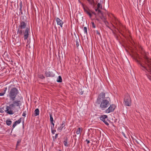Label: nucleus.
<instances>
[{
  "instance_id": "de8ad7c7",
  "label": "nucleus",
  "mask_w": 151,
  "mask_h": 151,
  "mask_svg": "<svg viewBox=\"0 0 151 151\" xmlns=\"http://www.w3.org/2000/svg\"><path fill=\"white\" fill-rule=\"evenodd\" d=\"M80 93L81 94H82L83 93V92L82 91H81V92H80Z\"/></svg>"
},
{
  "instance_id": "49530a36",
  "label": "nucleus",
  "mask_w": 151,
  "mask_h": 151,
  "mask_svg": "<svg viewBox=\"0 0 151 151\" xmlns=\"http://www.w3.org/2000/svg\"><path fill=\"white\" fill-rule=\"evenodd\" d=\"M99 8H97V9H95V11H96V12H97V11H98V10H99Z\"/></svg>"
},
{
  "instance_id": "c9c22d12",
  "label": "nucleus",
  "mask_w": 151,
  "mask_h": 151,
  "mask_svg": "<svg viewBox=\"0 0 151 151\" xmlns=\"http://www.w3.org/2000/svg\"><path fill=\"white\" fill-rule=\"evenodd\" d=\"M97 12H98V14H99V13H100L101 14H102V13L101 12V11L100 9L98 10V11H97Z\"/></svg>"
},
{
  "instance_id": "f704fd0d",
  "label": "nucleus",
  "mask_w": 151,
  "mask_h": 151,
  "mask_svg": "<svg viewBox=\"0 0 151 151\" xmlns=\"http://www.w3.org/2000/svg\"><path fill=\"white\" fill-rule=\"evenodd\" d=\"M22 1H21L20 3V7L21 8H22Z\"/></svg>"
},
{
  "instance_id": "8fccbe9b",
  "label": "nucleus",
  "mask_w": 151,
  "mask_h": 151,
  "mask_svg": "<svg viewBox=\"0 0 151 151\" xmlns=\"http://www.w3.org/2000/svg\"><path fill=\"white\" fill-rule=\"evenodd\" d=\"M93 14H95V13H94V12H93Z\"/></svg>"
},
{
  "instance_id": "423d86ee",
  "label": "nucleus",
  "mask_w": 151,
  "mask_h": 151,
  "mask_svg": "<svg viewBox=\"0 0 151 151\" xmlns=\"http://www.w3.org/2000/svg\"><path fill=\"white\" fill-rule=\"evenodd\" d=\"M14 104H11L9 105V106H6V110H5V111L8 114H13L14 112L12 111V110L14 108Z\"/></svg>"
},
{
  "instance_id": "393cba45",
  "label": "nucleus",
  "mask_w": 151,
  "mask_h": 151,
  "mask_svg": "<svg viewBox=\"0 0 151 151\" xmlns=\"http://www.w3.org/2000/svg\"><path fill=\"white\" fill-rule=\"evenodd\" d=\"M21 120V118H20L19 119H18L17 121H16L15 122L17 124H19L20 123Z\"/></svg>"
},
{
  "instance_id": "f03ea898",
  "label": "nucleus",
  "mask_w": 151,
  "mask_h": 151,
  "mask_svg": "<svg viewBox=\"0 0 151 151\" xmlns=\"http://www.w3.org/2000/svg\"><path fill=\"white\" fill-rule=\"evenodd\" d=\"M109 101H110V99L108 97L107 98V99L101 101L100 107L102 110H104L109 106L110 104Z\"/></svg>"
},
{
  "instance_id": "9d476101",
  "label": "nucleus",
  "mask_w": 151,
  "mask_h": 151,
  "mask_svg": "<svg viewBox=\"0 0 151 151\" xmlns=\"http://www.w3.org/2000/svg\"><path fill=\"white\" fill-rule=\"evenodd\" d=\"M29 29L27 27L24 32H23L24 34V40H27L29 35Z\"/></svg>"
},
{
  "instance_id": "dca6fc26",
  "label": "nucleus",
  "mask_w": 151,
  "mask_h": 151,
  "mask_svg": "<svg viewBox=\"0 0 151 151\" xmlns=\"http://www.w3.org/2000/svg\"><path fill=\"white\" fill-rule=\"evenodd\" d=\"M39 110L38 109H35L34 111V114L35 116H37L39 115Z\"/></svg>"
},
{
  "instance_id": "e433bc0d",
  "label": "nucleus",
  "mask_w": 151,
  "mask_h": 151,
  "mask_svg": "<svg viewBox=\"0 0 151 151\" xmlns=\"http://www.w3.org/2000/svg\"><path fill=\"white\" fill-rule=\"evenodd\" d=\"M21 142V140H18L17 142V146L18 145V144H19V143L20 142Z\"/></svg>"
},
{
  "instance_id": "6ab92c4d",
  "label": "nucleus",
  "mask_w": 151,
  "mask_h": 151,
  "mask_svg": "<svg viewBox=\"0 0 151 151\" xmlns=\"http://www.w3.org/2000/svg\"><path fill=\"white\" fill-rule=\"evenodd\" d=\"M6 90H7L6 87L4 88V89L3 92L0 93V96H3L4 95V94L5 93Z\"/></svg>"
},
{
  "instance_id": "1a4fd4ad",
  "label": "nucleus",
  "mask_w": 151,
  "mask_h": 151,
  "mask_svg": "<svg viewBox=\"0 0 151 151\" xmlns=\"http://www.w3.org/2000/svg\"><path fill=\"white\" fill-rule=\"evenodd\" d=\"M116 108V106L114 104L111 105L105 111L107 113H109L113 111Z\"/></svg>"
},
{
  "instance_id": "f3484780",
  "label": "nucleus",
  "mask_w": 151,
  "mask_h": 151,
  "mask_svg": "<svg viewBox=\"0 0 151 151\" xmlns=\"http://www.w3.org/2000/svg\"><path fill=\"white\" fill-rule=\"evenodd\" d=\"M68 139L66 138L63 141V144L66 147H68L69 144L67 143Z\"/></svg>"
},
{
  "instance_id": "20e7f679",
  "label": "nucleus",
  "mask_w": 151,
  "mask_h": 151,
  "mask_svg": "<svg viewBox=\"0 0 151 151\" xmlns=\"http://www.w3.org/2000/svg\"><path fill=\"white\" fill-rule=\"evenodd\" d=\"M125 105L127 106H129L131 105V100L129 95L128 94L125 95L124 99Z\"/></svg>"
},
{
  "instance_id": "37998d69",
  "label": "nucleus",
  "mask_w": 151,
  "mask_h": 151,
  "mask_svg": "<svg viewBox=\"0 0 151 151\" xmlns=\"http://www.w3.org/2000/svg\"><path fill=\"white\" fill-rule=\"evenodd\" d=\"M4 112V111L3 110L1 109L0 110V113H3Z\"/></svg>"
},
{
  "instance_id": "4be33fe9",
  "label": "nucleus",
  "mask_w": 151,
  "mask_h": 151,
  "mask_svg": "<svg viewBox=\"0 0 151 151\" xmlns=\"http://www.w3.org/2000/svg\"><path fill=\"white\" fill-rule=\"evenodd\" d=\"M38 77L42 79H44L45 78V77L42 74H38Z\"/></svg>"
},
{
  "instance_id": "473e14b6",
  "label": "nucleus",
  "mask_w": 151,
  "mask_h": 151,
  "mask_svg": "<svg viewBox=\"0 0 151 151\" xmlns=\"http://www.w3.org/2000/svg\"><path fill=\"white\" fill-rule=\"evenodd\" d=\"M101 6V4L99 3H98L97 5V8H99Z\"/></svg>"
},
{
  "instance_id": "a878e982",
  "label": "nucleus",
  "mask_w": 151,
  "mask_h": 151,
  "mask_svg": "<svg viewBox=\"0 0 151 151\" xmlns=\"http://www.w3.org/2000/svg\"><path fill=\"white\" fill-rule=\"evenodd\" d=\"M50 123L52 125H51V129H53L54 126V124L53 122V121H52V122H50Z\"/></svg>"
},
{
  "instance_id": "c756f323",
  "label": "nucleus",
  "mask_w": 151,
  "mask_h": 151,
  "mask_svg": "<svg viewBox=\"0 0 151 151\" xmlns=\"http://www.w3.org/2000/svg\"><path fill=\"white\" fill-rule=\"evenodd\" d=\"M17 125V123L15 122H14V124H13V125H12V127H13V128H14Z\"/></svg>"
},
{
  "instance_id": "412c9836",
  "label": "nucleus",
  "mask_w": 151,
  "mask_h": 151,
  "mask_svg": "<svg viewBox=\"0 0 151 151\" xmlns=\"http://www.w3.org/2000/svg\"><path fill=\"white\" fill-rule=\"evenodd\" d=\"M6 122V124L8 126L10 125L12 123V121L9 120H7Z\"/></svg>"
},
{
  "instance_id": "bb28decb",
  "label": "nucleus",
  "mask_w": 151,
  "mask_h": 151,
  "mask_svg": "<svg viewBox=\"0 0 151 151\" xmlns=\"http://www.w3.org/2000/svg\"><path fill=\"white\" fill-rule=\"evenodd\" d=\"M50 122H52V121H53V118L52 117V115L51 114H50Z\"/></svg>"
},
{
  "instance_id": "cd10ccee",
  "label": "nucleus",
  "mask_w": 151,
  "mask_h": 151,
  "mask_svg": "<svg viewBox=\"0 0 151 151\" xmlns=\"http://www.w3.org/2000/svg\"><path fill=\"white\" fill-rule=\"evenodd\" d=\"M111 30H112V33H113V34L114 35V36L116 37V38L117 37V36L116 35V33L114 32L112 30V29H111V28L110 29Z\"/></svg>"
},
{
  "instance_id": "a18cd8bd",
  "label": "nucleus",
  "mask_w": 151,
  "mask_h": 151,
  "mask_svg": "<svg viewBox=\"0 0 151 151\" xmlns=\"http://www.w3.org/2000/svg\"><path fill=\"white\" fill-rule=\"evenodd\" d=\"M26 114H25V113H24L23 114H22V116H26Z\"/></svg>"
},
{
  "instance_id": "79ce46f5",
  "label": "nucleus",
  "mask_w": 151,
  "mask_h": 151,
  "mask_svg": "<svg viewBox=\"0 0 151 151\" xmlns=\"http://www.w3.org/2000/svg\"><path fill=\"white\" fill-rule=\"evenodd\" d=\"M96 33H97V34H98V35H100V33L98 31H96Z\"/></svg>"
},
{
  "instance_id": "2f4dec72",
  "label": "nucleus",
  "mask_w": 151,
  "mask_h": 151,
  "mask_svg": "<svg viewBox=\"0 0 151 151\" xmlns=\"http://www.w3.org/2000/svg\"><path fill=\"white\" fill-rule=\"evenodd\" d=\"M51 129L52 130V133L53 134H54L55 133V132H56V130H53V129Z\"/></svg>"
},
{
  "instance_id": "6e6552de",
  "label": "nucleus",
  "mask_w": 151,
  "mask_h": 151,
  "mask_svg": "<svg viewBox=\"0 0 151 151\" xmlns=\"http://www.w3.org/2000/svg\"><path fill=\"white\" fill-rule=\"evenodd\" d=\"M105 93L104 92L101 93L98 96L97 99V102L99 104H100L101 101L102 100H105Z\"/></svg>"
},
{
  "instance_id": "9b49d317",
  "label": "nucleus",
  "mask_w": 151,
  "mask_h": 151,
  "mask_svg": "<svg viewBox=\"0 0 151 151\" xmlns=\"http://www.w3.org/2000/svg\"><path fill=\"white\" fill-rule=\"evenodd\" d=\"M100 119L104 122V123L107 125H109V123L106 121L107 120V116L106 115H103L101 116Z\"/></svg>"
},
{
  "instance_id": "ea45409f",
  "label": "nucleus",
  "mask_w": 151,
  "mask_h": 151,
  "mask_svg": "<svg viewBox=\"0 0 151 151\" xmlns=\"http://www.w3.org/2000/svg\"><path fill=\"white\" fill-rule=\"evenodd\" d=\"M62 127L60 126V127H58V130H61L62 129H61Z\"/></svg>"
},
{
  "instance_id": "4468645a",
  "label": "nucleus",
  "mask_w": 151,
  "mask_h": 151,
  "mask_svg": "<svg viewBox=\"0 0 151 151\" xmlns=\"http://www.w3.org/2000/svg\"><path fill=\"white\" fill-rule=\"evenodd\" d=\"M13 103L12 104H14V108H15V106H19L21 105V103L20 100H13Z\"/></svg>"
},
{
  "instance_id": "2eb2a0df",
  "label": "nucleus",
  "mask_w": 151,
  "mask_h": 151,
  "mask_svg": "<svg viewBox=\"0 0 151 151\" xmlns=\"http://www.w3.org/2000/svg\"><path fill=\"white\" fill-rule=\"evenodd\" d=\"M56 21L57 24L59 25L61 27H62V25L63 24V22L58 18H56Z\"/></svg>"
},
{
  "instance_id": "4c0bfd02",
  "label": "nucleus",
  "mask_w": 151,
  "mask_h": 151,
  "mask_svg": "<svg viewBox=\"0 0 151 151\" xmlns=\"http://www.w3.org/2000/svg\"><path fill=\"white\" fill-rule=\"evenodd\" d=\"M101 18L102 20L104 19L105 20L106 19L103 16H102V17H101Z\"/></svg>"
},
{
  "instance_id": "a19ab883",
  "label": "nucleus",
  "mask_w": 151,
  "mask_h": 151,
  "mask_svg": "<svg viewBox=\"0 0 151 151\" xmlns=\"http://www.w3.org/2000/svg\"><path fill=\"white\" fill-rule=\"evenodd\" d=\"M86 141L87 142V143L88 144H89L90 143L89 141L88 140H87V139H86Z\"/></svg>"
},
{
  "instance_id": "c85d7f7f",
  "label": "nucleus",
  "mask_w": 151,
  "mask_h": 151,
  "mask_svg": "<svg viewBox=\"0 0 151 151\" xmlns=\"http://www.w3.org/2000/svg\"><path fill=\"white\" fill-rule=\"evenodd\" d=\"M84 30L85 33L87 34V28L86 27H84Z\"/></svg>"
},
{
  "instance_id": "b1692460",
  "label": "nucleus",
  "mask_w": 151,
  "mask_h": 151,
  "mask_svg": "<svg viewBox=\"0 0 151 151\" xmlns=\"http://www.w3.org/2000/svg\"><path fill=\"white\" fill-rule=\"evenodd\" d=\"M81 132V128H78L77 129L76 133L77 134H79Z\"/></svg>"
},
{
  "instance_id": "f8f14e48",
  "label": "nucleus",
  "mask_w": 151,
  "mask_h": 151,
  "mask_svg": "<svg viewBox=\"0 0 151 151\" xmlns=\"http://www.w3.org/2000/svg\"><path fill=\"white\" fill-rule=\"evenodd\" d=\"M82 6L84 11L90 17H91L92 16V14L91 13L89 12V9L86 6L84 5L83 4H82Z\"/></svg>"
},
{
  "instance_id": "f257e3e1",
  "label": "nucleus",
  "mask_w": 151,
  "mask_h": 151,
  "mask_svg": "<svg viewBox=\"0 0 151 151\" xmlns=\"http://www.w3.org/2000/svg\"><path fill=\"white\" fill-rule=\"evenodd\" d=\"M18 93V90L15 87L12 88L9 93V96L10 100H14Z\"/></svg>"
},
{
  "instance_id": "39448f33",
  "label": "nucleus",
  "mask_w": 151,
  "mask_h": 151,
  "mask_svg": "<svg viewBox=\"0 0 151 151\" xmlns=\"http://www.w3.org/2000/svg\"><path fill=\"white\" fill-rule=\"evenodd\" d=\"M113 22L115 24V26L112 24V26L115 29H116L117 30L119 29H120L122 26L121 24L120 23L117 19L114 17L113 19Z\"/></svg>"
},
{
  "instance_id": "09e8293b",
  "label": "nucleus",
  "mask_w": 151,
  "mask_h": 151,
  "mask_svg": "<svg viewBox=\"0 0 151 151\" xmlns=\"http://www.w3.org/2000/svg\"><path fill=\"white\" fill-rule=\"evenodd\" d=\"M22 8H21V7H20V11H21V10H22Z\"/></svg>"
},
{
  "instance_id": "7c9ffc66",
  "label": "nucleus",
  "mask_w": 151,
  "mask_h": 151,
  "mask_svg": "<svg viewBox=\"0 0 151 151\" xmlns=\"http://www.w3.org/2000/svg\"><path fill=\"white\" fill-rule=\"evenodd\" d=\"M91 24H92V27L93 28H95L96 27L95 26V24H94V23L93 22H92L91 23Z\"/></svg>"
},
{
  "instance_id": "aec40b11",
  "label": "nucleus",
  "mask_w": 151,
  "mask_h": 151,
  "mask_svg": "<svg viewBox=\"0 0 151 151\" xmlns=\"http://www.w3.org/2000/svg\"><path fill=\"white\" fill-rule=\"evenodd\" d=\"M57 81L58 82H60L61 83L62 82V79L61 76H58V78L57 80Z\"/></svg>"
},
{
  "instance_id": "c03bdc74",
  "label": "nucleus",
  "mask_w": 151,
  "mask_h": 151,
  "mask_svg": "<svg viewBox=\"0 0 151 151\" xmlns=\"http://www.w3.org/2000/svg\"><path fill=\"white\" fill-rule=\"evenodd\" d=\"M122 134L125 137H126L125 134L124 132H122Z\"/></svg>"
},
{
  "instance_id": "7ed1b4c3",
  "label": "nucleus",
  "mask_w": 151,
  "mask_h": 151,
  "mask_svg": "<svg viewBox=\"0 0 151 151\" xmlns=\"http://www.w3.org/2000/svg\"><path fill=\"white\" fill-rule=\"evenodd\" d=\"M26 23L23 21L20 22V24L19 26V28L17 31L19 35L21 36L23 35L22 29L26 28Z\"/></svg>"
},
{
  "instance_id": "ddd939ff",
  "label": "nucleus",
  "mask_w": 151,
  "mask_h": 151,
  "mask_svg": "<svg viewBox=\"0 0 151 151\" xmlns=\"http://www.w3.org/2000/svg\"><path fill=\"white\" fill-rule=\"evenodd\" d=\"M45 75L46 77H52L55 76L54 74L52 72L49 71L45 72Z\"/></svg>"
},
{
  "instance_id": "a211bd4d",
  "label": "nucleus",
  "mask_w": 151,
  "mask_h": 151,
  "mask_svg": "<svg viewBox=\"0 0 151 151\" xmlns=\"http://www.w3.org/2000/svg\"><path fill=\"white\" fill-rule=\"evenodd\" d=\"M76 45L77 47H78L79 45L80 42L79 38H77L76 40Z\"/></svg>"
},
{
  "instance_id": "58836bf2",
  "label": "nucleus",
  "mask_w": 151,
  "mask_h": 151,
  "mask_svg": "<svg viewBox=\"0 0 151 151\" xmlns=\"http://www.w3.org/2000/svg\"><path fill=\"white\" fill-rule=\"evenodd\" d=\"M58 134H55V139H56L57 138V137H58Z\"/></svg>"
},
{
  "instance_id": "5701e85b",
  "label": "nucleus",
  "mask_w": 151,
  "mask_h": 151,
  "mask_svg": "<svg viewBox=\"0 0 151 151\" xmlns=\"http://www.w3.org/2000/svg\"><path fill=\"white\" fill-rule=\"evenodd\" d=\"M104 23H105V24L106 25V26L107 27H108L109 28V29H111V28H110V27L107 26V25L109 24V22L105 20L104 21Z\"/></svg>"
},
{
  "instance_id": "72a5a7b5",
  "label": "nucleus",
  "mask_w": 151,
  "mask_h": 151,
  "mask_svg": "<svg viewBox=\"0 0 151 151\" xmlns=\"http://www.w3.org/2000/svg\"><path fill=\"white\" fill-rule=\"evenodd\" d=\"M64 122H63V123L61 124V127H62L61 129H63V127H64L65 126V125H64Z\"/></svg>"
},
{
  "instance_id": "3c124183",
  "label": "nucleus",
  "mask_w": 151,
  "mask_h": 151,
  "mask_svg": "<svg viewBox=\"0 0 151 151\" xmlns=\"http://www.w3.org/2000/svg\"><path fill=\"white\" fill-rule=\"evenodd\" d=\"M58 151H61L60 150H59Z\"/></svg>"
},
{
  "instance_id": "0eeeda50",
  "label": "nucleus",
  "mask_w": 151,
  "mask_h": 151,
  "mask_svg": "<svg viewBox=\"0 0 151 151\" xmlns=\"http://www.w3.org/2000/svg\"><path fill=\"white\" fill-rule=\"evenodd\" d=\"M140 68L146 72H148L151 75V67H140ZM147 77L151 81V76L147 75Z\"/></svg>"
}]
</instances>
